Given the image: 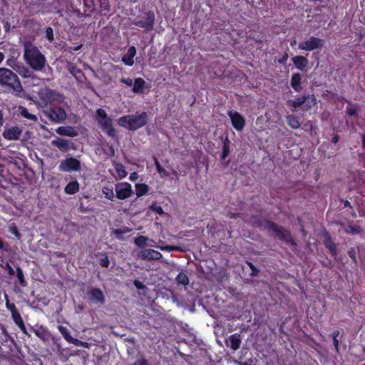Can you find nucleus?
<instances>
[{
	"instance_id": "obj_1",
	"label": "nucleus",
	"mask_w": 365,
	"mask_h": 365,
	"mask_svg": "<svg viewBox=\"0 0 365 365\" xmlns=\"http://www.w3.org/2000/svg\"><path fill=\"white\" fill-rule=\"evenodd\" d=\"M24 59L34 70L41 71L45 66L46 58L37 47L29 42L24 44Z\"/></svg>"
},
{
	"instance_id": "obj_2",
	"label": "nucleus",
	"mask_w": 365,
	"mask_h": 365,
	"mask_svg": "<svg viewBox=\"0 0 365 365\" xmlns=\"http://www.w3.org/2000/svg\"><path fill=\"white\" fill-rule=\"evenodd\" d=\"M148 115L143 112L136 115H127L118 119V124L130 130H135L143 127L148 122Z\"/></svg>"
},
{
	"instance_id": "obj_3",
	"label": "nucleus",
	"mask_w": 365,
	"mask_h": 365,
	"mask_svg": "<svg viewBox=\"0 0 365 365\" xmlns=\"http://www.w3.org/2000/svg\"><path fill=\"white\" fill-rule=\"evenodd\" d=\"M0 84L9 86L15 91L19 92L22 90L17 76L6 68H0Z\"/></svg>"
},
{
	"instance_id": "obj_4",
	"label": "nucleus",
	"mask_w": 365,
	"mask_h": 365,
	"mask_svg": "<svg viewBox=\"0 0 365 365\" xmlns=\"http://www.w3.org/2000/svg\"><path fill=\"white\" fill-rule=\"evenodd\" d=\"M96 120L103 132L111 138L116 137V130L113 126L112 119L108 116L103 109L98 108L96 110Z\"/></svg>"
},
{
	"instance_id": "obj_5",
	"label": "nucleus",
	"mask_w": 365,
	"mask_h": 365,
	"mask_svg": "<svg viewBox=\"0 0 365 365\" xmlns=\"http://www.w3.org/2000/svg\"><path fill=\"white\" fill-rule=\"evenodd\" d=\"M116 197L120 200H125L130 197L133 194V189L128 182L117 183L115 186Z\"/></svg>"
},
{
	"instance_id": "obj_6",
	"label": "nucleus",
	"mask_w": 365,
	"mask_h": 365,
	"mask_svg": "<svg viewBox=\"0 0 365 365\" xmlns=\"http://www.w3.org/2000/svg\"><path fill=\"white\" fill-rule=\"evenodd\" d=\"M227 114L233 128L237 131H242L246 123L245 117L235 110H230Z\"/></svg>"
},
{
	"instance_id": "obj_7",
	"label": "nucleus",
	"mask_w": 365,
	"mask_h": 365,
	"mask_svg": "<svg viewBox=\"0 0 365 365\" xmlns=\"http://www.w3.org/2000/svg\"><path fill=\"white\" fill-rule=\"evenodd\" d=\"M63 172L78 171L80 170V162L73 158H67L62 160L58 167Z\"/></svg>"
},
{
	"instance_id": "obj_8",
	"label": "nucleus",
	"mask_w": 365,
	"mask_h": 365,
	"mask_svg": "<svg viewBox=\"0 0 365 365\" xmlns=\"http://www.w3.org/2000/svg\"><path fill=\"white\" fill-rule=\"evenodd\" d=\"M324 44L322 39L311 37L309 39L302 41L299 43V48L305 51H313L316 48H321Z\"/></svg>"
},
{
	"instance_id": "obj_9",
	"label": "nucleus",
	"mask_w": 365,
	"mask_h": 365,
	"mask_svg": "<svg viewBox=\"0 0 365 365\" xmlns=\"http://www.w3.org/2000/svg\"><path fill=\"white\" fill-rule=\"evenodd\" d=\"M303 103H306L307 109L310 108L312 105H314L316 103V99L314 96H307L303 98H296L295 100H289L287 101V106L294 107L297 108L301 106Z\"/></svg>"
},
{
	"instance_id": "obj_10",
	"label": "nucleus",
	"mask_w": 365,
	"mask_h": 365,
	"mask_svg": "<svg viewBox=\"0 0 365 365\" xmlns=\"http://www.w3.org/2000/svg\"><path fill=\"white\" fill-rule=\"evenodd\" d=\"M39 95L44 104L54 101L59 102L63 101V96L60 93L46 88L41 90Z\"/></svg>"
},
{
	"instance_id": "obj_11",
	"label": "nucleus",
	"mask_w": 365,
	"mask_h": 365,
	"mask_svg": "<svg viewBox=\"0 0 365 365\" xmlns=\"http://www.w3.org/2000/svg\"><path fill=\"white\" fill-rule=\"evenodd\" d=\"M21 133V128L18 126H14L6 129L3 133V135L6 140H16L20 138Z\"/></svg>"
},
{
	"instance_id": "obj_12",
	"label": "nucleus",
	"mask_w": 365,
	"mask_h": 365,
	"mask_svg": "<svg viewBox=\"0 0 365 365\" xmlns=\"http://www.w3.org/2000/svg\"><path fill=\"white\" fill-rule=\"evenodd\" d=\"M139 257L147 260H157L162 258L163 255L158 251L152 249H148L142 250L139 254Z\"/></svg>"
},
{
	"instance_id": "obj_13",
	"label": "nucleus",
	"mask_w": 365,
	"mask_h": 365,
	"mask_svg": "<svg viewBox=\"0 0 365 365\" xmlns=\"http://www.w3.org/2000/svg\"><path fill=\"white\" fill-rule=\"evenodd\" d=\"M48 115L51 120L56 122H61L66 117V112L58 107H54L50 109L48 111Z\"/></svg>"
},
{
	"instance_id": "obj_14",
	"label": "nucleus",
	"mask_w": 365,
	"mask_h": 365,
	"mask_svg": "<svg viewBox=\"0 0 365 365\" xmlns=\"http://www.w3.org/2000/svg\"><path fill=\"white\" fill-rule=\"evenodd\" d=\"M136 55V49L135 46H130L127 53L123 56L122 61L126 66H131L134 64L133 58Z\"/></svg>"
},
{
	"instance_id": "obj_15",
	"label": "nucleus",
	"mask_w": 365,
	"mask_h": 365,
	"mask_svg": "<svg viewBox=\"0 0 365 365\" xmlns=\"http://www.w3.org/2000/svg\"><path fill=\"white\" fill-rule=\"evenodd\" d=\"M34 334L43 341H48L51 336L49 331L42 326H36L33 328Z\"/></svg>"
},
{
	"instance_id": "obj_16",
	"label": "nucleus",
	"mask_w": 365,
	"mask_h": 365,
	"mask_svg": "<svg viewBox=\"0 0 365 365\" xmlns=\"http://www.w3.org/2000/svg\"><path fill=\"white\" fill-rule=\"evenodd\" d=\"M111 173L115 178H118L119 179H123L128 175L125 166L118 163H114V172H111Z\"/></svg>"
},
{
	"instance_id": "obj_17",
	"label": "nucleus",
	"mask_w": 365,
	"mask_h": 365,
	"mask_svg": "<svg viewBox=\"0 0 365 365\" xmlns=\"http://www.w3.org/2000/svg\"><path fill=\"white\" fill-rule=\"evenodd\" d=\"M91 299L96 303H103L104 296L99 289H91L89 292Z\"/></svg>"
},
{
	"instance_id": "obj_18",
	"label": "nucleus",
	"mask_w": 365,
	"mask_h": 365,
	"mask_svg": "<svg viewBox=\"0 0 365 365\" xmlns=\"http://www.w3.org/2000/svg\"><path fill=\"white\" fill-rule=\"evenodd\" d=\"M292 60L297 68L300 71H304L308 65V60L302 56H294Z\"/></svg>"
},
{
	"instance_id": "obj_19",
	"label": "nucleus",
	"mask_w": 365,
	"mask_h": 365,
	"mask_svg": "<svg viewBox=\"0 0 365 365\" xmlns=\"http://www.w3.org/2000/svg\"><path fill=\"white\" fill-rule=\"evenodd\" d=\"M241 340L240 336L237 334L231 335L227 340V346H230L233 350H237L240 348Z\"/></svg>"
},
{
	"instance_id": "obj_20",
	"label": "nucleus",
	"mask_w": 365,
	"mask_h": 365,
	"mask_svg": "<svg viewBox=\"0 0 365 365\" xmlns=\"http://www.w3.org/2000/svg\"><path fill=\"white\" fill-rule=\"evenodd\" d=\"M145 83V82L143 78H136L133 84V91L135 93H143L144 90Z\"/></svg>"
},
{
	"instance_id": "obj_21",
	"label": "nucleus",
	"mask_w": 365,
	"mask_h": 365,
	"mask_svg": "<svg viewBox=\"0 0 365 365\" xmlns=\"http://www.w3.org/2000/svg\"><path fill=\"white\" fill-rule=\"evenodd\" d=\"M56 133L61 135H67L71 137L76 136L77 135V132L71 127H59L57 128Z\"/></svg>"
},
{
	"instance_id": "obj_22",
	"label": "nucleus",
	"mask_w": 365,
	"mask_h": 365,
	"mask_svg": "<svg viewBox=\"0 0 365 365\" xmlns=\"http://www.w3.org/2000/svg\"><path fill=\"white\" fill-rule=\"evenodd\" d=\"M6 64L12 68L16 71L19 72V73L21 76H26L25 74L22 72L21 70H24L22 66H21L19 63L16 61V60L14 58H9L6 61Z\"/></svg>"
},
{
	"instance_id": "obj_23",
	"label": "nucleus",
	"mask_w": 365,
	"mask_h": 365,
	"mask_svg": "<svg viewBox=\"0 0 365 365\" xmlns=\"http://www.w3.org/2000/svg\"><path fill=\"white\" fill-rule=\"evenodd\" d=\"M79 190V184L76 180L69 182L64 188L66 193L72 195L77 192Z\"/></svg>"
},
{
	"instance_id": "obj_24",
	"label": "nucleus",
	"mask_w": 365,
	"mask_h": 365,
	"mask_svg": "<svg viewBox=\"0 0 365 365\" xmlns=\"http://www.w3.org/2000/svg\"><path fill=\"white\" fill-rule=\"evenodd\" d=\"M291 86L296 91H301V75L299 73L293 74L291 80Z\"/></svg>"
},
{
	"instance_id": "obj_25",
	"label": "nucleus",
	"mask_w": 365,
	"mask_h": 365,
	"mask_svg": "<svg viewBox=\"0 0 365 365\" xmlns=\"http://www.w3.org/2000/svg\"><path fill=\"white\" fill-rule=\"evenodd\" d=\"M19 113L21 115H22L24 118L32 120V121H37L38 118L36 115L30 113L28 110L22 106H20L18 109Z\"/></svg>"
},
{
	"instance_id": "obj_26",
	"label": "nucleus",
	"mask_w": 365,
	"mask_h": 365,
	"mask_svg": "<svg viewBox=\"0 0 365 365\" xmlns=\"http://www.w3.org/2000/svg\"><path fill=\"white\" fill-rule=\"evenodd\" d=\"M154 21V14L153 13H149L148 14L147 21L145 23L138 22V25L145 29L146 30H150L153 28Z\"/></svg>"
},
{
	"instance_id": "obj_27",
	"label": "nucleus",
	"mask_w": 365,
	"mask_h": 365,
	"mask_svg": "<svg viewBox=\"0 0 365 365\" xmlns=\"http://www.w3.org/2000/svg\"><path fill=\"white\" fill-rule=\"evenodd\" d=\"M149 190V187L146 184L138 183L135 185V193L138 197L145 195Z\"/></svg>"
},
{
	"instance_id": "obj_28",
	"label": "nucleus",
	"mask_w": 365,
	"mask_h": 365,
	"mask_svg": "<svg viewBox=\"0 0 365 365\" xmlns=\"http://www.w3.org/2000/svg\"><path fill=\"white\" fill-rule=\"evenodd\" d=\"M102 192L105 197L109 200L113 201L115 198V194L113 189L108 186H103L102 187Z\"/></svg>"
},
{
	"instance_id": "obj_29",
	"label": "nucleus",
	"mask_w": 365,
	"mask_h": 365,
	"mask_svg": "<svg viewBox=\"0 0 365 365\" xmlns=\"http://www.w3.org/2000/svg\"><path fill=\"white\" fill-rule=\"evenodd\" d=\"M271 227L282 238L287 239L289 234L284 228L274 224H271Z\"/></svg>"
},
{
	"instance_id": "obj_30",
	"label": "nucleus",
	"mask_w": 365,
	"mask_h": 365,
	"mask_svg": "<svg viewBox=\"0 0 365 365\" xmlns=\"http://www.w3.org/2000/svg\"><path fill=\"white\" fill-rule=\"evenodd\" d=\"M287 123L289 124V125L294 129H297V128H299V126H300L299 121L298 120L297 117H295L294 115H289L287 116Z\"/></svg>"
},
{
	"instance_id": "obj_31",
	"label": "nucleus",
	"mask_w": 365,
	"mask_h": 365,
	"mask_svg": "<svg viewBox=\"0 0 365 365\" xmlns=\"http://www.w3.org/2000/svg\"><path fill=\"white\" fill-rule=\"evenodd\" d=\"M51 144L56 146L61 150H66L68 148V143L66 140L61 138L52 140Z\"/></svg>"
},
{
	"instance_id": "obj_32",
	"label": "nucleus",
	"mask_w": 365,
	"mask_h": 365,
	"mask_svg": "<svg viewBox=\"0 0 365 365\" xmlns=\"http://www.w3.org/2000/svg\"><path fill=\"white\" fill-rule=\"evenodd\" d=\"M176 281L178 284L187 285L189 283V279L187 274L184 272H180L176 277Z\"/></svg>"
},
{
	"instance_id": "obj_33",
	"label": "nucleus",
	"mask_w": 365,
	"mask_h": 365,
	"mask_svg": "<svg viewBox=\"0 0 365 365\" xmlns=\"http://www.w3.org/2000/svg\"><path fill=\"white\" fill-rule=\"evenodd\" d=\"M230 142L228 138H226L223 143V151L222 154V158L225 159L230 154Z\"/></svg>"
},
{
	"instance_id": "obj_34",
	"label": "nucleus",
	"mask_w": 365,
	"mask_h": 365,
	"mask_svg": "<svg viewBox=\"0 0 365 365\" xmlns=\"http://www.w3.org/2000/svg\"><path fill=\"white\" fill-rule=\"evenodd\" d=\"M148 238L145 236H139L135 239V243L140 247H144L148 245Z\"/></svg>"
},
{
	"instance_id": "obj_35",
	"label": "nucleus",
	"mask_w": 365,
	"mask_h": 365,
	"mask_svg": "<svg viewBox=\"0 0 365 365\" xmlns=\"http://www.w3.org/2000/svg\"><path fill=\"white\" fill-rule=\"evenodd\" d=\"M58 329L60 333L63 335V338L69 343L73 337L70 335L68 330L62 326H58Z\"/></svg>"
},
{
	"instance_id": "obj_36",
	"label": "nucleus",
	"mask_w": 365,
	"mask_h": 365,
	"mask_svg": "<svg viewBox=\"0 0 365 365\" xmlns=\"http://www.w3.org/2000/svg\"><path fill=\"white\" fill-rule=\"evenodd\" d=\"M157 170L162 177L168 176V173L160 165L156 158H154Z\"/></svg>"
},
{
	"instance_id": "obj_37",
	"label": "nucleus",
	"mask_w": 365,
	"mask_h": 365,
	"mask_svg": "<svg viewBox=\"0 0 365 365\" xmlns=\"http://www.w3.org/2000/svg\"><path fill=\"white\" fill-rule=\"evenodd\" d=\"M149 210L159 214V215H163L165 214L163 208L161 207V206L157 205L156 203H154L153 205H151L150 207H149Z\"/></svg>"
},
{
	"instance_id": "obj_38",
	"label": "nucleus",
	"mask_w": 365,
	"mask_h": 365,
	"mask_svg": "<svg viewBox=\"0 0 365 365\" xmlns=\"http://www.w3.org/2000/svg\"><path fill=\"white\" fill-rule=\"evenodd\" d=\"M100 7L102 11H108L110 5L108 0H99Z\"/></svg>"
},
{
	"instance_id": "obj_39",
	"label": "nucleus",
	"mask_w": 365,
	"mask_h": 365,
	"mask_svg": "<svg viewBox=\"0 0 365 365\" xmlns=\"http://www.w3.org/2000/svg\"><path fill=\"white\" fill-rule=\"evenodd\" d=\"M100 264L102 267H108L110 264L108 257L106 255H102L100 258Z\"/></svg>"
},
{
	"instance_id": "obj_40",
	"label": "nucleus",
	"mask_w": 365,
	"mask_h": 365,
	"mask_svg": "<svg viewBox=\"0 0 365 365\" xmlns=\"http://www.w3.org/2000/svg\"><path fill=\"white\" fill-rule=\"evenodd\" d=\"M13 317L15 322L23 329L24 325L20 315L16 312H13Z\"/></svg>"
},
{
	"instance_id": "obj_41",
	"label": "nucleus",
	"mask_w": 365,
	"mask_h": 365,
	"mask_svg": "<svg viewBox=\"0 0 365 365\" xmlns=\"http://www.w3.org/2000/svg\"><path fill=\"white\" fill-rule=\"evenodd\" d=\"M158 247L163 251H168V252L180 250V248L178 247H175V246H161V247Z\"/></svg>"
},
{
	"instance_id": "obj_42",
	"label": "nucleus",
	"mask_w": 365,
	"mask_h": 365,
	"mask_svg": "<svg viewBox=\"0 0 365 365\" xmlns=\"http://www.w3.org/2000/svg\"><path fill=\"white\" fill-rule=\"evenodd\" d=\"M16 272H17V277H18L20 283L22 285H24V274H23V272H22L21 269L20 267H18L16 269Z\"/></svg>"
},
{
	"instance_id": "obj_43",
	"label": "nucleus",
	"mask_w": 365,
	"mask_h": 365,
	"mask_svg": "<svg viewBox=\"0 0 365 365\" xmlns=\"http://www.w3.org/2000/svg\"><path fill=\"white\" fill-rule=\"evenodd\" d=\"M46 36L50 41H53V29L51 28L48 27L46 29Z\"/></svg>"
},
{
	"instance_id": "obj_44",
	"label": "nucleus",
	"mask_w": 365,
	"mask_h": 365,
	"mask_svg": "<svg viewBox=\"0 0 365 365\" xmlns=\"http://www.w3.org/2000/svg\"><path fill=\"white\" fill-rule=\"evenodd\" d=\"M9 231L17 237H20V235L18 232L17 227L14 225H11L9 226Z\"/></svg>"
},
{
	"instance_id": "obj_45",
	"label": "nucleus",
	"mask_w": 365,
	"mask_h": 365,
	"mask_svg": "<svg viewBox=\"0 0 365 365\" xmlns=\"http://www.w3.org/2000/svg\"><path fill=\"white\" fill-rule=\"evenodd\" d=\"M120 82L122 83L125 84L128 86H131L133 84V80L129 78H123L120 79Z\"/></svg>"
},
{
	"instance_id": "obj_46",
	"label": "nucleus",
	"mask_w": 365,
	"mask_h": 365,
	"mask_svg": "<svg viewBox=\"0 0 365 365\" xmlns=\"http://www.w3.org/2000/svg\"><path fill=\"white\" fill-rule=\"evenodd\" d=\"M70 344H74L76 346H81L83 345V341H80L77 339H74L73 337L69 341Z\"/></svg>"
},
{
	"instance_id": "obj_47",
	"label": "nucleus",
	"mask_w": 365,
	"mask_h": 365,
	"mask_svg": "<svg viewBox=\"0 0 365 365\" xmlns=\"http://www.w3.org/2000/svg\"><path fill=\"white\" fill-rule=\"evenodd\" d=\"M356 108H354V106H349L348 108H347V113L349 115H354L355 113H356Z\"/></svg>"
},
{
	"instance_id": "obj_48",
	"label": "nucleus",
	"mask_w": 365,
	"mask_h": 365,
	"mask_svg": "<svg viewBox=\"0 0 365 365\" xmlns=\"http://www.w3.org/2000/svg\"><path fill=\"white\" fill-rule=\"evenodd\" d=\"M327 247L329 248L333 255H336V252L332 242H327Z\"/></svg>"
},
{
	"instance_id": "obj_49",
	"label": "nucleus",
	"mask_w": 365,
	"mask_h": 365,
	"mask_svg": "<svg viewBox=\"0 0 365 365\" xmlns=\"http://www.w3.org/2000/svg\"><path fill=\"white\" fill-rule=\"evenodd\" d=\"M6 269H7L9 274L10 275H14V269L10 266V264L9 263H6Z\"/></svg>"
},
{
	"instance_id": "obj_50",
	"label": "nucleus",
	"mask_w": 365,
	"mask_h": 365,
	"mask_svg": "<svg viewBox=\"0 0 365 365\" xmlns=\"http://www.w3.org/2000/svg\"><path fill=\"white\" fill-rule=\"evenodd\" d=\"M129 178L131 181H135L138 178V175L137 173L133 172L130 173Z\"/></svg>"
},
{
	"instance_id": "obj_51",
	"label": "nucleus",
	"mask_w": 365,
	"mask_h": 365,
	"mask_svg": "<svg viewBox=\"0 0 365 365\" xmlns=\"http://www.w3.org/2000/svg\"><path fill=\"white\" fill-rule=\"evenodd\" d=\"M133 365H148V364L144 359H140L135 362Z\"/></svg>"
},
{
	"instance_id": "obj_52",
	"label": "nucleus",
	"mask_w": 365,
	"mask_h": 365,
	"mask_svg": "<svg viewBox=\"0 0 365 365\" xmlns=\"http://www.w3.org/2000/svg\"><path fill=\"white\" fill-rule=\"evenodd\" d=\"M339 334V331H334L332 333V334H331L332 338H333V339H337V337H338Z\"/></svg>"
},
{
	"instance_id": "obj_53",
	"label": "nucleus",
	"mask_w": 365,
	"mask_h": 365,
	"mask_svg": "<svg viewBox=\"0 0 365 365\" xmlns=\"http://www.w3.org/2000/svg\"><path fill=\"white\" fill-rule=\"evenodd\" d=\"M333 341H334V346L336 348V349H338V346H339V341L337 339H333Z\"/></svg>"
},
{
	"instance_id": "obj_54",
	"label": "nucleus",
	"mask_w": 365,
	"mask_h": 365,
	"mask_svg": "<svg viewBox=\"0 0 365 365\" xmlns=\"http://www.w3.org/2000/svg\"><path fill=\"white\" fill-rule=\"evenodd\" d=\"M297 44V40L295 38H293L290 41V45L292 46H294Z\"/></svg>"
},
{
	"instance_id": "obj_55",
	"label": "nucleus",
	"mask_w": 365,
	"mask_h": 365,
	"mask_svg": "<svg viewBox=\"0 0 365 365\" xmlns=\"http://www.w3.org/2000/svg\"><path fill=\"white\" fill-rule=\"evenodd\" d=\"M3 124V114L2 112L0 110V125Z\"/></svg>"
},
{
	"instance_id": "obj_56",
	"label": "nucleus",
	"mask_w": 365,
	"mask_h": 365,
	"mask_svg": "<svg viewBox=\"0 0 365 365\" xmlns=\"http://www.w3.org/2000/svg\"><path fill=\"white\" fill-rule=\"evenodd\" d=\"M81 346L85 347V348H88L89 347V344L87 343V342L83 341V345H81Z\"/></svg>"
},
{
	"instance_id": "obj_57",
	"label": "nucleus",
	"mask_w": 365,
	"mask_h": 365,
	"mask_svg": "<svg viewBox=\"0 0 365 365\" xmlns=\"http://www.w3.org/2000/svg\"><path fill=\"white\" fill-rule=\"evenodd\" d=\"M4 55L3 53L0 52V63L2 62V61L4 60Z\"/></svg>"
},
{
	"instance_id": "obj_58",
	"label": "nucleus",
	"mask_w": 365,
	"mask_h": 365,
	"mask_svg": "<svg viewBox=\"0 0 365 365\" xmlns=\"http://www.w3.org/2000/svg\"><path fill=\"white\" fill-rule=\"evenodd\" d=\"M287 59V55H286L284 58H282V60H279V63H282Z\"/></svg>"
},
{
	"instance_id": "obj_59",
	"label": "nucleus",
	"mask_w": 365,
	"mask_h": 365,
	"mask_svg": "<svg viewBox=\"0 0 365 365\" xmlns=\"http://www.w3.org/2000/svg\"><path fill=\"white\" fill-rule=\"evenodd\" d=\"M333 141H334V143H336V142L338 141V138H337V137H334V138H333Z\"/></svg>"
},
{
	"instance_id": "obj_60",
	"label": "nucleus",
	"mask_w": 365,
	"mask_h": 365,
	"mask_svg": "<svg viewBox=\"0 0 365 365\" xmlns=\"http://www.w3.org/2000/svg\"><path fill=\"white\" fill-rule=\"evenodd\" d=\"M363 144H364V146L365 147V138H363Z\"/></svg>"
},
{
	"instance_id": "obj_61",
	"label": "nucleus",
	"mask_w": 365,
	"mask_h": 365,
	"mask_svg": "<svg viewBox=\"0 0 365 365\" xmlns=\"http://www.w3.org/2000/svg\"><path fill=\"white\" fill-rule=\"evenodd\" d=\"M81 46L76 47L75 50L77 51L80 48Z\"/></svg>"
}]
</instances>
